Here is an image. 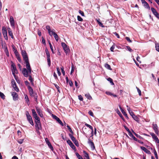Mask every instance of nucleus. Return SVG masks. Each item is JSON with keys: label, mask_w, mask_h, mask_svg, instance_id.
<instances>
[{"label": "nucleus", "mask_w": 159, "mask_h": 159, "mask_svg": "<svg viewBox=\"0 0 159 159\" xmlns=\"http://www.w3.org/2000/svg\"><path fill=\"white\" fill-rule=\"evenodd\" d=\"M61 46L66 53V54L70 52V50L66 43L64 42H62Z\"/></svg>", "instance_id": "nucleus-4"}, {"label": "nucleus", "mask_w": 159, "mask_h": 159, "mask_svg": "<svg viewBox=\"0 0 159 159\" xmlns=\"http://www.w3.org/2000/svg\"><path fill=\"white\" fill-rule=\"evenodd\" d=\"M151 11L153 14L158 19H159V14L154 7L151 8Z\"/></svg>", "instance_id": "nucleus-9"}, {"label": "nucleus", "mask_w": 159, "mask_h": 159, "mask_svg": "<svg viewBox=\"0 0 159 159\" xmlns=\"http://www.w3.org/2000/svg\"><path fill=\"white\" fill-rule=\"evenodd\" d=\"M11 95L13 97V100L16 101L18 99V94L15 92H12L11 93Z\"/></svg>", "instance_id": "nucleus-10"}, {"label": "nucleus", "mask_w": 159, "mask_h": 159, "mask_svg": "<svg viewBox=\"0 0 159 159\" xmlns=\"http://www.w3.org/2000/svg\"><path fill=\"white\" fill-rule=\"evenodd\" d=\"M36 111L39 116L41 117H43V115L41 109L38 107H36Z\"/></svg>", "instance_id": "nucleus-14"}, {"label": "nucleus", "mask_w": 159, "mask_h": 159, "mask_svg": "<svg viewBox=\"0 0 159 159\" xmlns=\"http://www.w3.org/2000/svg\"><path fill=\"white\" fill-rule=\"evenodd\" d=\"M47 58V62L48 65L49 66H50L51 65V61L50 59V57Z\"/></svg>", "instance_id": "nucleus-52"}, {"label": "nucleus", "mask_w": 159, "mask_h": 159, "mask_svg": "<svg viewBox=\"0 0 159 159\" xmlns=\"http://www.w3.org/2000/svg\"><path fill=\"white\" fill-rule=\"evenodd\" d=\"M11 84H12V87L13 86H14L15 85H16V83L15 81L13 79H12L11 80Z\"/></svg>", "instance_id": "nucleus-46"}, {"label": "nucleus", "mask_w": 159, "mask_h": 159, "mask_svg": "<svg viewBox=\"0 0 159 159\" xmlns=\"http://www.w3.org/2000/svg\"><path fill=\"white\" fill-rule=\"evenodd\" d=\"M11 70H16V67L15 64L11 61Z\"/></svg>", "instance_id": "nucleus-33"}, {"label": "nucleus", "mask_w": 159, "mask_h": 159, "mask_svg": "<svg viewBox=\"0 0 159 159\" xmlns=\"http://www.w3.org/2000/svg\"><path fill=\"white\" fill-rule=\"evenodd\" d=\"M79 12L82 16H84V12L81 11V10H79Z\"/></svg>", "instance_id": "nucleus-55"}, {"label": "nucleus", "mask_w": 159, "mask_h": 159, "mask_svg": "<svg viewBox=\"0 0 159 159\" xmlns=\"http://www.w3.org/2000/svg\"><path fill=\"white\" fill-rule=\"evenodd\" d=\"M15 73H17V70H12V74L14 76L16 80V76L15 75Z\"/></svg>", "instance_id": "nucleus-38"}, {"label": "nucleus", "mask_w": 159, "mask_h": 159, "mask_svg": "<svg viewBox=\"0 0 159 159\" xmlns=\"http://www.w3.org/2000/svg\"><path fill=\"white\" fill-rule=\"evenodd\" d=\"M52 116L53 118L56 120L62 126H63V124L62 122H61L60 119L57 116L53 114H52Z\"/></svg>", "instance_id": "nucleus-8"}, {"label": "nucleus", "mask_w": 159, "mask_h": 159, "mask_svg": "<svg viewBox=\"0 0 159 159\" xmlns=\"http://www.w3.org/2000/svg\"><path fill=\"white\" fill-rule=\"evenodd\" d=\"M85 96L88 99L91 100L92 99V98L89 93H87L85 94Z\"/></svg>", "instance_id": "nucleus-32"}, {"label": "nucleus", "mask_w": 159, "mask_h": 159, "mask_svg": "<svg viewBox=\"0 0 159 159\" xmlns=\"http://www.w3.org/2000/svg\"><path fill=\"white\" fill-rule=\"evenodd\" d=\"M2 33L5 39L6 40H8L7 35V31L6 28L5 26H3L2 28Z\"/></svg>", "instance_id": "nucleus-2"}, {"label": "nucleus", "mask_w": 159, "mask_h": 159, "mask_svg": "<svg viewBox=\"0 0 159 159\" xmlns=\"http://www.w3.org/2000/svg\"><path fill=\"white\" fill-rule=\"evenodd\" d=\"M13 49L15 55H17V54H19L17 51V50L14 48H13Z\"/></svg>", "instance_id": "nucleus-49"}, {"label": "nucleus", "mask_w": 159, "mask_h": 159, "mask_svg": "<svg viewBox=\"0 0 159 159\" xmlns=\"http://www.w3.org/2000/svg\"><path fill=\"white\" fill-rule=\"evenodd\" d=\"M69 135L70 138L71 140L73 141L74 143L75 144V145L77 146H79V144L78 142L77 141V140L72 135V134H69Z\"/></svg>", "instance_id": "nucleus-5"}, {"label": "nucleus", "mask_w": 159, "mask_h": 159, "mask_svg": "<svg viewBox=\"0 0 159 159\" xmlns=\"http://www.w3.org/2000/svg\"><path fill=\"white\" fill-rule=\"evenodd\" d=\"M45 141L46 143L48 146L49 148H50V149L52 150L53 151V148L50 142L49 141L48 138H46L45 139Z\"/></svg>", "instance_id": "nucleus-15"}, {"label": "nucleus", "mask_w": 159, "mask_h": 159, "mask_svg": "<svg viewBox=\"0 0 159 159\" xmlns=\"http://www.w3.org/2000/svg\"><path fill=\"white\" fill-rule=\"evenodd\" d=\"M129 136L131 137L135 141H137V139L136 138L134 135H133L132 134V133L131 132H130V133H129Z\"/></svg>", "instance_id": "nucleus-27"}, {"label": "nucleus", "mask_w": 159, "mask_h": 159, "mask_svg": "<svg viewBox=\"0 0 159 159\" xmlns=\"http://www.w3.org/2000/svg\"><path fill=\"white\" fill-rule=\"evenodd\" d=\"M136 88L137 89V91L139 93V95L140 96L141 95V90L139 89L137 87H136Z\"/></svg>", "instance_id": "nucleus-50"}, {"label": "nucleus", "mask_w": 159, "mask_h": 159, "mask_svg": "<svg viewBox=\"0 0 159 159\" xmlns=\"http://www.w3.org/2000/svg\"><path fill=\"white\" fill-rule=\"evenodd\" d=\"M125 39L129 43H131L132 41L130 39V38L127 37H125Z\"/></svg>", "instance_id": "nucleus-59"}, {"label": "nucleus", "mask_w": 159, "mask_h": 159, "mask_svg": "<svg viewBox=\"0 0 159 159\" xmlns=\"http://www.w3.org/2000/svg\"><path fill=\"white\" fill-rule=\"evenodd\" d=\"M126 48L130 52H132L133 51V50L129 46H126Z\"/></svg>", "instance_id": "nucleus-54"}, {"label": "nucleus", "mask_w": 159, "mask_h": 159, "mask_svg": "<svg viewBox=\"0 0 159 159\" xmlns=\"http://www.w3.org/2000/svg\"><path fill=\"white\" fill-rule=\"evenodd\" d=\"M25 85L28 88L30 86V84L28 81H25Z\"/></svg>", "instance_id": "nucleus-48"}, {"label": "nucleus", "mask_w": 159, "mask_h": 159, "mask_svg": "<svg viewBox=\"0 0 159 159\" xmlns=\"http://www.w3.org/2000/svg\"><path fill=\"white\" fill-rule=\"evenodd\" d=\"M55 86V87L58 90V91L59 92H60V91H59V86L57 85V84H54Z\"/></svg>", "instance_id": "nucleus-60"}, {"label": "nucleus", "mask_w": 159, "mask_h": 159, "mask_svg": "<svg viewBox=\"0 0 159 159\" xmlns=\"http://www.w3.org/2000/svg\"><path fill=\"white\" fill-rule=\"evenodd\" d=\"M35 127L37 130L41 129H42L41 123L36 124L35 125Z\"/></svg>", "instance_id": "nucleus-22"}, {"label": "nucleus", "mask_w": 159, "mask_h": 159, "mask_svg": "<svg viewBox=\"0 0 159 159\" xmlns=\"http://www.w3.org/2000/svg\"><path fill=\"white\" fill-rule=\"evenodd\" d=\"M78 98H79V99L80 101H82L83 100V98L81 95H79L78 96Z\"/></svg>", "instance_id": "nucleus-62"}, {"label": "nucleus", "mask_w": 159, "mask_h": 159, "mask_svg": "<svg viewBox=\"0 0 159 159\" xmlns=\"http://www.w3.org/2000/svg\"><path fill=\"white\" fill-rule=\"evenodd\" d=\"M67 127V128L69 130L70 132L72 134H73V132L72 130L71 129V128L70 127V126L68 125H67L66 126Z\"/></svg>", "instance_id": "nucleus-44"}, {"label": "nucleus", "mask_w": 159, "mask_h": 159, "mask_svg": "<svg viewBox=\"0 0 159 159\" xmlns=\"http://www.w3.org/2000/svg\"><path fill=\"white\" fill-rule=\"evenodd\" d=\"M116 113H117L118 114V115H119V116H120V117L123 120H125V119L124 118V117H123L122 114H121V112H120V111H119V110L118 109H117L116 110Z\"/></svg>", "instance_id": "nucleus-21"}, {"label": "nucleus", "mask_w": 159, "mask_h": 159, "mask_svg": "<svg viewBox=\"0 0 159 159\" xmlns=\"http://www.w3.org/2000/svg\"><path fill=\"white\" fill-rule=\"evenodd\" d=\"M0 97L3 99H5V96L4 94L0 91Z\"/></svg>", "instance_id": "nucleus-42"}, {"label": "nucleus", "mask_w": 159, "mask_h": 159, "mask_svg": "<svg viewBox=\"0 0 159 159\" xmlns=\"http://www.w3.org/2000/svg\"><path fill=\"white\" fill-rule=\"evenodd\" d=\"M48 42L49 44V45H50V48L51 49V51H52V53H54L55 52H54V51H53V48L52 46V44H51L50 41H48Z\"/></svg>", "instance_id": "nucleus-28"}, {"label": "nucleus", "mask_w": 159, "mask_h": 159, "mask_svg": "<svg viewBox=\"0 0 159 159\" xmlns=\"http://www.w3.org/2000/svg\"><path fill=\"white\" fill-rule=\"evenodd\" d=\"M67 143L70 146V147L72 149H73L75 151L76 150V148L75 146L70 140H67Z\"/></svg>", "instance_id": "nucleus-12"}, {"label": "nucleus", "mask_w": 159, "mask_h": 159, "mask_svg": "<svg viewBox=\"0 0 159 159\" xmlns=\"http://www.w3.org/2000/svg\"><path fill=\"white\" fill-rule=\"evenodd\" d=\"M53 76H54V77L55 78V80L58 79V77H57V74H56V73L55 72H54L53 73Z\"/></svg>", "instance_id": "nucleus-61"}, {"label": "nucleus", "mask_w": 159, "mask_h": 159, "mask_svg": "<svg viewBox=\"0 0 159 159\" xmlns=\"http://www.w3.org/2000/svg\"><path fill=\"white\" fill-rule=\"evenodd\" d=\"M28 89L29 90V93L30 94V95L32 97H34V98L35 99V100H37V96H34V93L33 92V90L32 87L30 86L28 88ZM37 95V94L36 95Z\"/></svg>", "instance_id": "nucleus-3"}, {"label": "nucleus", "mask_w": 159, "mask_h": 159, "mask_svg": "<svg viewBox=\"0 0 159 159\" xmlns=\"http://www.w3.org/2000/svg\"><path fill=\"white\" fill-rule=\"evenodd\" d=\"M155 48H156V50L158 52H159V43H156Z\"/></svg>", "instance_id": "nucleus-36"}, {"label": "nucleus", "mask_w": 159, "mask_h": 159, "mask_svg": "<svg viewBox=\"0 0 159 159\" xmlns=\"http://www.w3.org/2000/svg\"><path fill=\"white\" fill-rule=\"evenodd\" d=\"M7 30H8L9 35L11 36L12 39H13L14 36L12 32L11 31V29L9 27H8L7 28Z\"/></svg>", "instance_id": "nucleus-19"}, {"label": "nucleus", "mask_w": 159, "mask_h": 159, "mask_svg": "<svg viewBox=\"0 0 159 159\" xmlns=\"http://www.w3.org/2000/svg\"><path fill=\"white\" fill-rule=\"evenodd\" d=\"M25 100L26 102L28 104V105H29V100L28 98V96L27 95H25Z\"/></svg>", "instance_id": "nucleus-25"}, {"label": "nucleus", "mask_w": 159, "mask_h": 159, "mask_svg": "<svg viewBox=\"0 0 159 159\" xmlns=\"http://www.w3.org/2000/svg\"><path fill=\"white\" fill-rule=\"evenodd\" d=\"M75 154L77 157L79 159H83L82 157L78 153L76 152Z\"/></svg>", "instance_id": "nucleus-43"}, {"label": "nucleus", "mask_w": 159, "mask_h": 159, "mask_svg": "<svg viewBox=\"0 0 159 159\" xmlns=\"http://www.w3.org/2000/svg\"><path fill=\"white\" fill-rule=\"evenodd\" d=\"M46 28L48 30V32L51 30L49 25H47Z\"/></svg>", "instance_id": "nucleus-57"}, {"label": "nucleus", "mask_w": 159, "mask_h": 159, "mask_svg": "<svg viewBox=\"0 0 159 159\" xmlns=\"http://www.w3.org/2000/svg\"><path fill=\"white\" fill-rule=\"evenodd\" d=\"M29 80L31 82V84L32 86H34V84L33 83L34 80L33 79L32 77L30 75H29Z\"/></svg>", "instance_id": "nucleus-23"}, {"label": "nucleus", "mask_w": 159, "mask_h": 159, "mask_svg": "<svg viewBox=\"0 0 159 159\" xmlns=\"http://www.w3.org/2000/svg\"><path fill=\"white\" fill-rule=\"evenodd\" d=\"M33 115V117L35 119L39 117L37 115L36 112L33 115Z\"/></svg>", "instance_id": "nucleus-58"}, {"label": "nucleus", "mask_w": 159, "mask_h": 159, "mask_svg": "<svg viewBox=\"0 0 159 159\" xmlns=\"http://www.w3.org/2000/svg\"><path fill=\"white\" fill-rule=\"evenodd\" d=\"M77 17V20L78 21H83V19L80 16H78Z\"/></svg>", "instance_id": "nucleus-51"}, {"label": "nucleus", "mask_w": 159, "mask_h": 159, "mask_svg": "<svg viewBox=\"0 0 159 159\" xmlns=\"http://www.w3.org/2000/svg\"><path fill=\"white\" fill-rule=\"evenodd\" d=\"M48 32L49 34L51 36H52L53 35H54V33H56L55 32L53 31V30L49 31Z\"/></svg>", "instance_id": "nucleus-47"}, {"label": "nucleus", "mask_w": 159, "mask_h": 159, "mask_svg": "<svg viewBox=\"0 0 159 159\" xmlns=\"http://www.w3.org/2000/svg\"><path fill=\"white\" fill-rule=\"evenodd\" d=\"M153 151H154V155H155V157L156 158H157V159H158V155H157V152L156 150L155 149H154L153 150Z\"/></svg>", "instance_id": "nucleus-53"}, {"label": "nucleus", "mask_w": 159, "mask_h": 159, "mask_svg": "<svg viewBox=\"0 0 159 159\" xmlns=\"http://www.w3.org/2000/svg\"><path fill=\"white\" fill-rule=\"evenodd\" d=\"M141 149L143 151L145 152H146L147 153H148V154H150L151 152L149 150H148L146 148L143 147V146H141L140 147Z\"/></svg>", "instance_id": "nucleus-17"}, {"label": "nucleus", "mask_w": 159, "mask_h": 159, "mask_svg": "<svg viewBox=\"0 0 159 159\" xmlns=\"http://www.w3.org/2000/svg\"><path fill=\"white\" fill-rule=\"evenodd\" d=\"M25 63L26 64L27 70H31L29 59L27 60L24 61Z\"/></svg>", "instance_id": "nucleus-16"}, {"label": "nucleus", "mask_w": 159, "mask_h": 159, "mask_svg": "<svg viewBox=\"0 0 159 159\" xmlns=\"http://www.w3.org/2000/svg\"><path fill=\"white\" fill-rule=\"evenodd\" d=\"M96 20L97 22H98V24L99 26L102 27H104V26L103 25V24L100 21V19H96Z\"/></svg>", "instance_id": "nucleus-24"}, {"label": "nucleus", "mask_w": 159, "mask_h": 159, "mask_svg": "<svg viewBox=\"0 0 159 159\" xmlns=\"http://www.w3.org/2000/svg\"><path fill=\"white\" fill-rule=\"evenodd\" d=\"M104 66L106 68L108 69V70H112L111 69L110 65L108 64L107 63H105L104 64Z\"/></svg>", "instance_id": "nucleus-26"}, {"label": "nucleus", "mask_w": 159, "mask_h": 159, "mask_svg": "<svg viewBox=\"0 0 159 159\" xmlns=\"http://www.w3.org/2000/svg\"><path fill=\"white\" fill-rule=\"evenodd\" d=\"M113 33L118 38H120L119 35L116 32H113Z\"/></svg>", "instance_id": "nucleus-63"}, {"label": "nucleus", "mask_w": 159, "mask_h": 159, "mask_svg": "<svg viewBox=\"0 0 159 159\" xmlns=\"http://www.w3.org/2000/svg\"><path fill=\"white\" fill-rule=\"evenodd\" d=\"M45 52L47 56V58L50 57V54L47 48H46L45 49Z\"/></svg>", "instance_id": "nucleus-35"}, {"label": "nucleus", "mask_w": 159, "mask_h": 159, "mask_svg": "<svg viewBox=\"0 0 159 159\" xmlns=\"http://www.w3.org/2000/svg\"><path fill=\"white\" fill-rule=\"evenodd\" d=\"M10 22L12 26H14L15 21L13 17L12 16H11L10 17Z\"/></svg>", "instance_id": "nucleus-18"}, {"label": "nucleus", "mask_w": 159, "mask_h": 159, "mask_svg": "<svg viewBox=\"0 0 159 159\" xmlns=\"http://www.w3.org/2000/svg\"><path fill=\"white\" fill-rule=\"evenodd\" d=\"M31 70H22V72L24 76L25 77H27L29 76V74L31 73Z\"/></svg>", "instance_id": "nucleus-13"}, {"label": "nucleus", "mask_w": 159, "mask_h": 159, "mask_svg": "<svg viewBox=\"0 0 159 159\" xmlns=\"http://www.w3.org/2000/svg\"><path fill=\"white\" fill-rule=\"evenodd\" d=\"M150 134L151 135L152 139L154 140L155 142L158 143H159V140L156 135L153 133H150Z\"/></svg>", "instance_id": "nucleus-7"}, {"label": "nucleus", "mask_w": 159, "mask_h": 159, "mask_svg": "<svg viewBox=\"0 0 159 159\" xmlns=\"http://www.w3.org/2000/svg\"><path fill=\"white\" fill-rule=\"evenodd\" d=\"M153 128L154 130L158 128V127L156 124H153Z\"/></svg>", "instance_id": "nucleus-56"}, {"label": "nucleus", "mask_w": 159, "mask_h": 159, "mask_svg": "<svg viewBox=\"0 0 159 159\" xmlns=\"http://www.w3.org/2000/svg\"><path fill=\"white\" fill-rule=\"evenodd\" d=\"M53 36H54L57 42L58 40L59 37H58V35H57V34L56 33H54Z\"/></svg>", "instance_id": "nucleus-34"}, {"label": "nucleus", "mask_w": 159, "mask_h": 159, "mask_svg": "<svg viewBox=\"0 0 159 159\" xmlns=\"http://www.w3.org/2000/svg\"><path fill=\"white\" fill-rule=\"evenodd\" d=\"M25 114L27 117V120L32 125H34V124L32 120L31 116L30 115L29 112L26 111L25 112Z\"/></svg>", "instance_id": "nucleus-1"}, {"label": "nucleus", "mask_w": 159, "mask_h": 159, "mask_svg": "<svg viewBox=\"0 0 159 159\" xmlns=\"http://www.w3.org/2000/svg\"><path fill=\"white\" fill-rule=\"evenodd\" d=\"M107 80H108L110 82V83H111V85H114V84L113 82V80H112V79H111V78H108L107 79Z\"/></svg>", "instance_id": "nucleus-39"}, {"label": "nucleus", "mask_w": 159, "mask_h": 159, "mask_svg": "<svg viewBox=\"0 0 159 159\" xmlns=\"http://www.w3.org/2000/svg\"><path fill=\"white\" fill-rule=\"evenodd\" d=\"M13 87L14 90L17 92H18L19 91V89L18 87H17L16 85L13 86Z\"/></svg>", "instance_id": "nucleus-41"}, {"label": "nucleus", "mask_w": 159, "mask_h": 159, "mask_svg": "<svg viewBox=\"0 0 159 159\" xmlns=\"http://www.w3.org/2000/svg\"><path fill=\"white\" fill-rule=\"evenodd\" d=\"M89 114L91 116H93V114L91 111H89L88 112Z\"/></svg>", "instance_id": "nucleus-64"}, {"label": "nucleus", "mask_w": 159, "mask_h": 159, "mask_svg": "<svg viewBox=\"0 0 159 159\" xmlns=\"http://www.w3.org/2000/svg\"><path fill=\"white\" fill-rule=\"evenodd\" d=\"M84 153V157L86 158L87 159H90L88 154L85 151H83Z\"/></svg>", "instance_id": "nucleus-31"}, {"label": "nucleus", "mask_w": 159, "mask_h": 159, "mask_svg": "<svg viewBox=\"0 0 159 159\" xmlns=\"http://www.w3.org/2000/svg\"><path fill=\"white\" fill-rule=\"evenodd\" d=\"M16 59L18 61L20 62H21V60L20 58V54H17V55H16Z\"/></svg>", "instance_id": "nucleus-29"}, {"label": "nucleus", "mask_w": 159, "mask_h": 159, "mask_svg": "<svg viewBox=\"0 0 159 159\" xmlns=\"http://www.w3.org/2000/svg\"><path fill=\"white\" fill-rule=\"evenodd\" d=\"M21 53L24 61L29 59L27 53L25 50H21Z\"/></svg>", "instance_id": "nucleus-6"}, {"label": "nucleus", "mask_w": 159, "mask_h": 159, "mask_svg": "<svg viewBox=\"0 0 159 159\" xmlns=\"http://www.w3.org/2000/svg\"><path fill=\"white\" fill-rule=\"evenodd\" d=\"M85 125L87 127H89V129H91V130H92V133L93 132V127L91 125H89L88 124H87V123H86L85 124Z\"/></svg>", "instance_id": "nucleus-30"}, {"label": "nucleus", "mask_w": 159, "mask_h": 159, "mask_svg": "<svg viewBox=\"0 0 159 159\" xmlns=\"http://www.w3.org/2000/svg\"><path fill=\"white\" fill-rule=\"evenodd\" d=\"M133 118L135 121H139V119L138 117L135 115L132 116Z\"/></svg>", "instance_id": "nucleus-40"}, {"label": "nucleus", "mask_w": 159, "mask_h": 159, "mask_svg": "<svg viewBox=\"0 0 159 159\" xmlns=\"http://www.w3.org/2000/svg\"><path fill=\"white\" fill-rule=\"evenodd\" d=\"M88 143L90 146L92 150H94L95 149V147L93 143L90 140V139L88 140Z\"/></svg>", "instance_id": "nucleus-11"}, {"label": "nucleus", "mask_w": 159, "mask_h": 159, "mask_svg": "<svg viewBox=\"0 0 159 159\" xmlns=\"http://www.w3.org/2000/svg\"><path fill=\"white\" fill-rule=\"evenodd\" d=\"M119 108H120V111H121L122 113V114L125 116V117L127 118L128 119V116L127 114L124 111V110L122 109V107H121L119 105Z\"/></svg>", "instance_id": "nucleus-20"}, {"label": "nucleus", "mask_w": 159, "mask_h": 159, "mask_svg": "<svg viewBox=\"0 0 159 159\" xmlns=\"http://www.w3.org/2000/svg\"><path fill=\"white\" fill-rule=\"evenodd\" d=\"M144 6L146 7V8H147L149 9H150V7L147 2H145V3L143 4Z\"/></svg>", "instance_id": "nucleus-45"}, {"label": "nucleus", "mask_w": 159, "mask_h": 159, "mask_svg": "<svg viewBox=\"0 0 159 159\" xmlns=\"http://www.w3.org/2000/svg\"><path fill=\"white\" fill-rule=\"evenodd\" d=\"M35 122L36 124H40L41 123L40 119L39 118V117L35 119Z\"/></svg>", "instance_id": "nucleus-37"}]
</instances>
